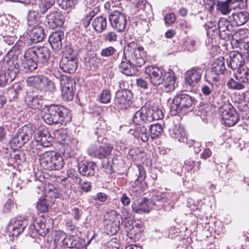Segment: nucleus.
Listing matches in <instances>:
<instances>
[{
    "label": "nucleus",
    "mask_w": 249,
    "mask_h": 249,
    "mask_svg": "<svg viewBox=\"0 0 249 249\" xmlns=\"http://www.w3.org/2000/svg\"><path fill=\"white\" fill-rule=\"evenodd\" d=\"M78 172L82 176H93L97 169V165L94 162H81L78 164Z\"/></svg>",
    "instance_id": "5701e85b"
},
{
    "label": "nucleus",
    "mask_w": 249,
    "mask_h": 249,
    "mask_svg": "<svg viewBox=\"0 0 249 249\" xmlns=\"http://www.w3.org/2000/svg\"><path fill=\"white\" fill-rule=\"evenodd\" d=\"M25 101L29 108L34 110L40 109L43 105L42 96L36 95L34 92H28Z\"/></svg>",
    "instance_id": "6ab92c4d"
},
{
    "label": "nucleus",
    "mask_w": 249,
    "mask_h": 249,
    "mask_svg": "<svg viewBox=\"0 0 249 249\" xmlns=\"http://www.w3.org/2000/svg\"><path fill=\"white\" fill-rule=\"evenodd\" d=\"M34 138L36 141L43 147H49L51 145L53 140L49 131L43 129L42 130L39 129L35 131Z\"/></svg>",
    "instance_id": "a211bd4d"
},
{
    "label": "nucleus",
    "mask_w": 249,
    "mask_h": 249,
    "mask_svg": "<svg viewBox=\"0 0 249 249\" xmlns=\"http://www.w3.org/2000/svg\"><path fill=\"white\" fill-rule=\"evenodd\" d=\"M92 26L97 33L103 32L107 27V18L103 16L95 18L92 21Z\"/></svg>",
    "instance_id": "2f4dec72"
},
{
    "label": "nucleus",
    "mask_w": 249,
    "mask_h": 249,
    "mask_svg": "<svg viewBox=\"0 0 249 249\" xmlns=\"http://www.w3.org/2000/svg\"><path fill=\"white\" fill-rule=\"evenodd\" d=\"M53 160L51 165L52 170H60L64 165V160L60 154L53 151Z\"/></svg>",
    "instance_id": "c9c22d12"
},
{
    "label": "nucleus",
    "mask_w": 249,
    "mask_h": 249,
    "mask_svg": "<svg viewBox=\"0 0 249 249\" xmlns=\"http://www.w3.org/2000/svg\"><path fill=\"white\" fill-rule=\"evenodd\" d=\"M135 222L132 220H127L124 222L125 231L127 232V236L131 239L137 240L141 236V233L144 228L141 222L134 224Z\"/></svg>",
    "instance_id": "ddd939ff"
},
{
    "label": "nucleus",
    "mask_w": 249,
    "mask_h": 249,
    "mask_svg": "<svg viewBox=\"0 0 249 249\" xmlns=\"http://www.w3.org/2000/svg\"><path fill=\"white\" fill-rule=\"evenodd\" d=\"M176 19V15L174 13L167 14L164 17L165 23L169 25L174 23Z\"/></svg>",
    "instance_id": "e2e57ef3"
},
{
    "label": "nucleus",
    "mask_w": 249,
    "mask_h": 249,
    "mask_svg": "<svg viewBox=\"0 0 249 249\" xmlns=\"http://www.w3.org/2000/svg\"><path fill=\"white\" fill-rule=\"evenodd\" d=\"M60 87H75L74 81L68 76L62 75L60 79Z\"/></svg>",
    "instance_id": "864d4df0"
},
{
    "label": "nucleus",
    "mask_w": 249,
    "mask_h": 249,
    "mask_svg": "<svg viewBox=\"0 0 249 249\" xmlns=\"http://www.w3.org/2000/svg\"><path fill=\"white\" fill-rule=\"evenodd\" d=\"M65 236V233L62 231H57L55 233L54 239H53V244L55 245L57 244L60 240H63L64 239ZM62 242V241H61Z\"/></svg>",
    "instance_id": "0e129e2a"
},
{
    "label": "nucleus",
    "mask_w": 249,
    "mask_h": 249,
    "mask_svg": "<svg viewBox=\"0 0 249 249\" xmlns=\"http://www.w3.org/2000/svg\"><path fill=\"white\" fill-rule=\"evenodd\" d=\"M124 54L130 59L134 66L142 67L145 63L146 53L143 48L135 41L127 44L124 50Z\"/></svg>",
    "instance_id": "7ed1b4c3"
},
{
    "label": "nucleus",
    "mask_w": 249,
    "mask_h": 249,
    "mask_svg": "<svg viewBox=\"0 0 249 249\" xmlns=\"http://www.w3.org/2000/svg\"><path fill=\"white\" fill-rule=\"evenodd\" d=\"M219 112L223 124L232 126L237 123L239 117L234 108L231 105H226L220 108Z\"/></svg>",
    "instance_id": "9d476101"
},
{
    "label": "nucleus",
    "mask_w": 249,
    "mask_h": 249,
    "mask_svg": "<svg viewBox=\"0 0 249 249\" xmlns=\"http://www.w3.org/2000/svg\"><path fill=\"white\" fill-rule=\"evenodd\" d=\"M176 77L175 73L172 71L167 74L163 79V86L164 90L167 92L173 91L176 87Z\"/></svg>",
    "instance_id": "cd10ccee"
},
{
    "label": "nucleus",
    "mask_w": 249,
    "mask_h": 249,
    "mask_svg": "<svg viewBox=\"0 0 249 249\" xmlns=\"http://www.w3.org/2000/svg\"><path fill=\"white\" fill-rule=\"evenodd\" d=\"M154 204L151 200L146 198L136 200L132 205V210L134 212L142 214L148 213L153 208Z\"/></svg>",
    "instance_id": "dca6fc26"
},
{
    "label": "nucleus",
    "mask_w": 249,
    "mask_h": 249,
    "mask_svg": "<svg viewBox=\"0 0 249 249\" xmlns=\"http://www.w3.org/2000/svg\"><path fill=\"white\" fill-rule=\"evenodd\" d=\"M42 119L47 124H65L68 121V116L58 106L51 105L44 111Z\"/></svg>",
    "instance_id": "20e7f679"
},
{
    "label": "nucleus",
    "mask_w": 249,
    "mask_h": 249,
    "mask_svg": "<svg viewBox=\"0 0 249 249\" xmlns=\"http://www.w3.org/2000/svg\"><path fill=\"white\" fill-rule=\"evenodd\" d=\"M35 216H32V219L34 222L33 226L36 232L41 236H44L48 232L49 227L47 226L45 223V219L44 218H35Z\"/></svg>",
    "instance_id": "bb28decb"
},
{
    "label": "nucleus",
    "mask_w": 249,
    "mask_h": 249,
    "mask_svg": "<svg viewBox=\"0 0 249 249\" xmlns=\"http://www.w3.org/2000/svg\"><path fill=\"white\" fill-rule=\"evenodd\" d=\"M107 196L104 193L100 192L96 194L94 200H98L101 202H105L107 199Z\"/></svg>",
    "instance_id": "338daca9"
},
{
    "label": "nucleus",
    "mask_w": 249,
    "mask_h": 249,
    "mask_svg": "<svg viewBox=\"0 0 249 249\" xmlns=\"http://www.w3.org/2000/svg\"><path fill=\"white\" fill-rule=\"evenodd\" d=\"M151 138L154 139L159 136L162 131V127L158 124L151 125L149 128Z\"/></svg>",
    "instance_id": "8fccbe9b"
},
{
    "label": "nucleus",
    "mask_w": 249,
    "mask_h": 249,
    "mask_svg": "<svg viewBox=\"0 0 249 249\" xmlns=\"http://www.w3.org/2000/svg\"><path fill=\"white\" fill-rule=\"evenodd\" d=\"M45 80H46V77L43 75H35L28 77L26 80V82L29 86L41 88V84H43V81Z\"/></svg>",
    "instance_id": "58836bf2"
},
{
    "label": "nucleus",
    "mask_w": 249,
    "mask_h": 249,
    "mask_svg": "<svg viewBox=\"0 0 249 249\" xmlns=\"http://www.w3.org/2000/svg\"><path fill=\"white\" fill-rule=\"evenodd\" d=\"M48 200L45 198H41L39 199L36 203V209L41 213L47 212L48 210Z\"/></svg>",
    "instance_id": "09e8293b"
},
{
    "label": "nucleus",
    "mask_w": 249,
    "mask_h": 249,
    "mask_svg": "<svg viewBox=\"0 0 249 249\" xmlns=\"http://www.w3.org/2000/svg\"><path fill=\"white\" fill-rule=\"evenodd\" d=\"M150 113L148 107L145 106L142 107L134 114L133 118V123L137 125L150 123Z\"/></svg>",
    "instance_id": "f3484780"
},
{
    "label": "nucleus",
    "mask_w": 249,
    "mask_h": 249,
    "mask_svg": "<svg viewBox=\"0 0 249 249\" xmlns=\"http://www.w3.org/2000/svg\"><path fill=\"white\" fill-rule=\"evenodd\" d=\"M145 72L148 76L150 83L155 87H158L163 82L165 71L158 67L149 66L145 68Z\"/></svg>",
    "instance_id": "f8f14e48"
},
{
    "label": "nucleus",
    "mask_w": 249,
    "mask_h": 249,
    "mask_svg": "<svg viewBox=\"0 0 249 249\" xmlns=\"http://www.w3.org/2000/svg\"><path fill=\"white\" fill-rule=\"evenodd\" d=\"M194 99L187 94H181L176 96L170 106V112L172 115H176L192 109Z\"/></svg>",
    "instance_id": "39448f33"
},
{
    "label": "nucleus",
    "mask_w": 249,
    "mask_h": 249,
    "mask_svg": "<svg viewBox=\"0 0 249 249\" xmlns=\"http://www.w3.org/2000/svg\"><path fill=\"white\" fill-rule=\"evenodd\" d=\"M91 183L88 181H85L82 183L81 185V189L84 192H89L91 190Z\"/></svg>",
    "instance_id": "774afa93"
},
{
    "label": "nucleus",
    "mask_w": 249,
    "mask_h": 249,
    "mask_svg": "<svg viewBox=\"0 0 249 249\" xmlns=\"http://www.w3.org/2000/svg\"><path fill=\"white\" fill-rule=\"evenodd\" d=\"M64 35L62 31H58L52 33L49 36V42L52 48L56 51L59 50L62 46V40Z\"/></svg>",
    "instance_id": "393cba45"
},
{
    "label": "nucleus",
    "mask_w": 249,
    "mask_h": 249,
    "mask_svg": "<svg viewBox=\"0 0 249 249\" xmlns=\"http://www.w3.org/2000/svg\"><path fill=\"white\" fill-rule=\"evenodd\" d=\"M74 87H60L62 92V96L65 101H71L73 99L74 95Z\"/></svg>",
    "instance_id": "de8ad7c7"
},
{
    "label": "nucleus",
    "mask_w": 249,
    "mask_h": 249,
    "mask_svg": "<svg viewBox=\"0 0 249 249\" xmlns=\"http://www.w3.org/2000/svg\"><path fill=\"white\" fill-rule=\"evenodd\" d=\"M230 18L236 26H239L245 24L247 21L248 17L246 13L240 12L233 13Z\"/></svg>",
    "instance_id": "f704fd0d"
},
{
    "label": "nucleus",
    "mask_w": 249,
    "mask_h": 249,
    "mask_svg": "<svg viewBox=\"0 0 249 249\" xmlns=\"http://www.w3.org/2000/svg\"><path fill=\"white\" fill-rule=\"evenodd\" d=\"M22 87L18 83L15 84L12 89L9 90V93H11L13 96V98L17 97L20 91L21 90Z\"/></svg>",
    "instance_id": "052dcab7"
},
{
    "label": "nucleus",
    "mask_w": 249,
    "mask_h": 249,
    "mask_svg": "<svg viewBox=\"0 0 249 249\" xmlns=\"http://www.w3.org/2000/svg\"><path fill=\"white\" fill-rule=\"evenodd\" d=\"M27 225V220L21 216L13 218L7 227L6 233L9 236H17L23 232Z\"/></svg>",
    "instance_id": "9b49d317"
},
{
    "label": "nucleus",
    "mask_w": 249,
    "mask_h": 249,
    "mask_svg": "<svg viewBox=\"0 0 249 249\" xmlns=\"http://www.w3.org/2000/svg\"><path fill=\"white\" fill-rule=\"evenodd\" d=\"M19 70L20 65L15 55L6 63H0V87H4L9 82L13 81Z\"/></svg>",
    "instance_id": "f03ea898"
},
{
    "label": "nucleus",
    "mask_w": 249,
    "mask_h": 249,
    "mask_svg": "<svg viewBox=\"0 0 249 249\" xmlns=\"http://www.w3.org/2000/svg\"><path fill=\"white\" fill-rule=\"evenodd\" d=\"M55 0H38L36 4L40 14H43L53 5Z\"/></svg>",
    "instance_id": "a19ab883"
},
{
    "label": "nucleus",
    "mask_w": 249,
    "mask_h": 249,
    "mask_svg": "<svg viewBox=\"0 0 249 249\" xmlns=\"http://www.w3.org/2000/svg\"><path fill=\"white\" fill-rule=\"evenodd\" d=\"M40 12L38 10H30L27 17L28 24L29 26H35L37 23V20L40 17Z\"/></svg>",
    "instance_id": "37998d69"
},
{
    "label": "nucleus",
    "mask_w": 249,
    "mask_h": 249,
    "mask_svg": "<svg viewBox=\"0 0 249 249\" xmlns=\"http://www.w3.org/2000/svg\"><path fill=\"white\" fill-rule=\"evenodd\" d=\"M231 1V0H226V1L217 0L216 4L217 9L224 15L228 14L231 11L230 6Z\"/></svg>",
    "instance_id": "a18cd8bd"
},
{
    "label": "nucleus",
    "mask_w": 249,
    "mask_h": 249,
    "mask_svg": "<svg viewBox=\"0 0 249 249\" xmlns=\"http://www.w3.org/2000/svg\"><path fill=\"white\" fill-rule=\"evenodd\" d=\"M109 21L112 27L118 32L124 30L126 24L125 16L119 11H113L109 16Z\"/></svg>",
    "instance_id": "4468645a"
},
{
    "label": "nucleus",
    "mask_w": 249,
    "mask_h": 249,
    "mask_svg": "<svg viewBox=\"0 0 249 249\" xmlns=\"http://www.w3.org/2000/svg\"><path fill=\"white\" fill-rule=\"evenodd\" d=\"M53 151H46L39 155V160L40 165L45 170H52L51 165L53 160Z\"/></svg>",
    "instance_id": "c756f323"
},
{
    "label": "nucleus",
    "mask_w": 249,
    "mask_h": 249,
    "mask_svg": "<svg viewBox=\"0 0 249 249\" xmlns=\"http://www.w3.org/2000/svg\"><path fill=\"white\" fill-rule=\"evenodd\" d=\"M114 102L115 105L122 109L127 108L131 104L130 97L125 90H118L116 92Z\"/></svg>",
    "instance_id": "412c9836"
},
{
    "label": "nucleus",
    "mask_w": 249,
    "mask_h": 249,
    "mask_svg": "<svg viewBox=\"0 0 249 249\" xmlns=\"http://www.w3.org/2000/svg\"><path fill=\"white\" fill-rule=\"evenodd\" d=\"M77 58L76 52L71 49L66 51L60 62V68L64 72L73 73L77 67Z\"/></svg>",
    "instance_id": "6e6552de"
},
{
    "label": "nucleus",
    "mask_w": 249,
    "mask_h": 249,
    "mask_svg": "<svg viewBox=\"0 0 249 249\" xmlns=\"http://www.w3.org/2000/svg\"><path fill=\"white\" fill-rule=\"evenodd\" d=\"M203 70L198 67H194L188 70L185 74V84L194 87L200 81Z\"/></svg>",
    "instance_id": "2eb2a0df"
},
{
    "label": "nucleus",
    "mask_w": 249,
    "mask_h": 249,
    "mask_svg": "<svg viewBox=\"0 0 249 249\" xmlns=\"http://www.w3.org/2000/svg\"><path fill=\"white\" fill-rule=\"evenodd\" d=\"M45 81H43V84L44 86V89L46 91L53 93L55 90V86L53 82L46 77Z\"/></svg>",
    "instance_id": "6e6d98bb"
},
{
    "label": "nucleus",
    "mask_w": 249,
    "mask_h": 249,
    "mask_svg": "<svg viewBox=\"0 0 249 249\" xmlns=\"http://www.w3.org/2000/svg\"><path fill=\"white\" fill-rule=\"evenodd\" d=\"M139 175L134 182L135 186L133 187L132 191V193L137 196H141L143 190L141 189L138 185L142 182L145 177V171L143 170V169L141 170L140 168H139Z\"/></svg>",
    "instance_id": "473e14b6"
},
{
    "label": "nucleus",
    "mask_w": 249,
    "mask_h": 249,
    "mask_svg": "<svg viewBox=\"0 0 249 249\" xmlns=\"http://www.w3.org/2000/svg\"><path fill=\"white\" fill-rule=\"evenodd\" d=\"M104 225L107 234L113 235L120 230L123 221L122 215L115 210L107 211L104 216Z\"/></svg>",
    "instance_id": "423d86ee"
},
{
    "label": "nucleus",
    "mask_w": 249,
    "mask_h": 249,
    "mask_svg": "<svg viewBox=\"0 0 249 249\" xmlns=\"http://www.w3.org/2000/svg\"><path fill=\"white\" fill-rule=\"evenodd\" d=\"M112 149L113 147L109 143L97 142L89 147L88 153L91 157L103 159L111 154Z\"/></svg>",
    "instance_id": "1a4fd4ad"
},
{
    "label": "nucleus",
    "mask_w": 249,
    "mask_h": 249,
    "mask_svg": "<svg viewBox=\"0 0 249 249\" xmlns=\"http://www.w3.org/2000/svg\"><path fill=\"white\" fill-rule=\"evenodd\" d=\"M219 36L221 38L226 39L231 34L232 27L225 18H221L218 22Z\"/></svg>",
    "instance_id": "a878e982"
},
{
    "label": "nucleus",
    "mask_w": 249,
    "mask_h": 249,
    "mask_svg": "<svg viewBox=\"0 0 249 249\" xmlns=\"http://www.w3.org/2000/svg\"><path fill=\"white\" fill-rule=\"evenodd\" d=\"M136 136H138L143 142L148 141L150 134L149 131L144 126H138L135 130Z\"/></svg>",
    "instance_id": "79ce46f5"
},
{
    "label": "nucleus",
    "mask_w": 249,
    "mask_h": 249,
    "mask_svg": "<svg viewBox=\"0 0 249 249\" xmlns=\"http://www.w3.org/2000/svg\"><path fill=\"white\" fill-rule=\"evenodd\" d=\"M152 202L154 206L157 205L160 207L167 202L168 198L165 193H159L154 195L152 196Z\"/></svg>",
    "instance_id": "c03bdc74"
},
{
    "label": "nucleus",
    "mask_w": 249,
    "mask_h": 249,
    "mask_svg": "<svg viewBox=\"0 0 249 249\" xmlns=\"http://www.w3.org/2000/svg\"><path fill=\"white\" fill-rule=\"evenodd\" d=\"M149 110L150 111L151 113L150 122L154 120H158L161 119L163 117V115L161 110L158 108H149Z\"/></svg>",
    "instance_id": "3c124183"
},
{
    "label": "nucleus",
    "mask_w": 249,
    "mask_h": 249,
    "mask_svg": "<svg viewBox=\"0 0 249 249\" xmlns=\"http://www.w3.org/2000/svg\"><path fill=\"white\" fill-rule=\"evenodd\" d=\"M100 102L103 104L108 103L111 100L110 92L108 89L103 90L100 94Z\"/></svg>",
    "instance_id": "4d7b16f0"
},
{
    "label": "nucleus",
    "mask_w": 249,
    "mask_h": 249,
    "mask_svg": "<svg viewBox=\"0 0 249 249\" xmlns=\"http://www.w3.org/2000/svg\"><path fill=\"white\" fill-rule=\"evenodd\" d=\"M125 55L124 57L122 59L121 63L119 66L120 71L124 74L128 76H132L135 74L134 68L129 58Z\"/></svg>",
    "instance_id": "c85d7f7f"
},
{
    "label": "nucleus",
    "mask_w": 249,
    "mask_h": 249,
    "mask_svg": "<svg viewBox=\"0 0 249 249\" xmlns=\"http://www.w3.org/2000/svg\"><path fill=\"white\" fill-rule=\"evenodd\" d=\"M62 245L64 247L68 248L79 249L80 247L78 241L74 237L71 236H65L62 240Z\"/></svg>",
    "instance_id": "ea45409f"
},
{
    "label": "nucleus",
    "mask_w": 249,
    "mask_h": 249,
    "mask_svg": "<svg viewBox=\"0 0 249 249\" xmlns=\"http://www.w3.org/2000/svg\"><path fill=\"white\" fill-rule=\"evenodd\" d=\"M241 35V32H236L233 36L232 42H235L238 45L241 46L243 45V47L244 51V53H247L249 55V44L245 43L243 42L244 38L243 37H240L239 36Z\"/></svg>",
    "instance_id": "49530a36"
},
{
    "label": "nucleus",
    "mask_w": 249,
    "mask_h": 249,
    "mask_svg": "<svg viewBox=\"0 0 249 249\" xmlns=\"http://www.w3.org/2000/svg\"><path fill=\"white\" fill-rule=\"evenodd\" d=\"M116 50L112 46L108 47L102 50L101 54L104 57H108L113 55Z\"/></svg>",
    "instance_id": "bf43d9fd"
},
{
    "label": "nucleus",
    "mask_w": 249,
    "mask_h": 249,
    "mask_svg": "<svg viewBox=\"0 0 249 249\" xmlns=\"http://www.w3.org/2000/svg\"><path fill=\"white\" fill-rule=\"evenodd\" d=\"M228 65L232 70L241 69L244 64V59L241 53L238 52L230 53L229 59H227Z\"/></svg>",
    "instance_id": "b1692460"
},
{
    "label": "nucleus",
    "mask_w": 249,
    "mask_h": 249,
    "mask_svg": "<svg viewBox=\"0 0 249 249\" xmlns=\"http://www.w3.org/2000/svg\"><path fill=\"white\" fill-rule=\"evenodd\" d=\"M235 77L237 80L241 81L246 85L249 84V69L247 68L238 69L235 74Z\"/></svg>",
    "instance_id": "e433bc0d"
},
{
    "label": "nucleus",
    "mask_w": 249,
    "mask_h": 249,
    "mask_svg": "<svg viewBox=\"0 0 249 249\" xmlns=\"http://www.w3.org/2000/svg\"><path fill=\"white\" fill-rule=\"evenodd\" d=\"M55 137L61 143H64L68 136L64 130L60 129L55 132Z\"/></svg>",
    "instance_id": "13d9d810"
},
{
    "label": "nucleus",
    "mask_w": 249,
    "mask_h": 249,
    "mask_svg": "<svg viewBox=\"0 0 249 249\" xmlns=\"http://www.w3.org/2000/svg\"><path fill=\"white\" fill-rule=\"evenodd\" d=\"M212 72L216 75L222 73L226 69L224 58L220 57L216 59L212 65Z\"/></svg>",
    "instance_id": "72a5a7b5"
},
{
    "label": "nucleus",
    "mask_w": 249,
    "mask_h": 249,
    "mask_svg": "<svg viewBox=\"0 0 249 249\" xmlns=\"http://www.w3.org/2000/svg\"><path fill=\"white\" fill-rule=\"evenodd\" d=\"M218 86L209 83L208 85H203L201 92L205 96L215 97L219 93Z\"/></svg>",
    "instance_id": "7c9ffc66"
},
{
    "label": "nucleus",
    "mask_w": 249,
    "mask_h": 249,
    "mask_svg": "<svg viewBox=\"0 0 249 249\" xmlns=\"http://www.w3.org/2000/svg\"><path fill=\"white\" fill-rule=\"evenodd\" d=\"M169 134L172 138L182 142H187V137L184 128L179 124H173L169 129Z\"/></svg>",
    "instance_id": "4be33fe9"
},
{
    "label": "nucleus",
    "mask_w": 249,
    "mask_h": 249,
    "mask_svg": "<svg viewBox=\"0 0 249 249\" xmlns=\"http://www.w3.org/2000/svg\"><path fill=\"white\" fill-rule=\"evenodd\" d=\"M34 132L32 126H23L18 130L16 135L11 140L10 142L11 147L14 149L21 148L32 138Z\"/></svg>",
    "instance_id": "0eeeda50"
},
{
    "label": "nucleus",
    "mask_w": 249,
    "mask_h": 249,
    "mask_svg": "<svg viewBox=\"0 0 249 249\" xmlns=\"http://www.w3.org/2000/svg\"><path fill=\"white\" fill-rule=\"evenodd\" d=\"M50 51L46 47H33L27 50L21 60L20 70L28 72L36 70L38 64L47 63L50 57Z\"/></svg>",
    "instance_id": "f257e3e1"
},
{
    "label": "nucleus",
    "mask_w": 249,
    "mask_h": 249,
    "mask_svg": "<svg viewBox=\"0 0 249 249\" xmlns=\"http://www.w3.org/2000/svg\"><path fill=\"white\" fill-rule=\"evenodd\" d=\"M95 12L92 10L90 11L88 15L86 16L85 19L83 20L84 25L85 27H87L90 23V21L91 19L95 16Z\"/></svg>",
    "instance_id": "680f3d73"
},
{
    "label": "nucleus",
    "mask_w": 249,
    "mask_h": 249,
    "mask_svg": "<svg viewBox=\"0 0 249 249\" xmlns=\"http://www.w3.org/2000/svg\"><path fill=\"white\" fill-rule=\"evenodd\" d=\"M117 35L116 33L113 31H107L103 34L104 40L106 42H113L116 41Z\"/></svg>",
    "instance_id": "5fc2aeb1"
},
{
    "label": "nucleus",
    "mask_w": 249,
    "mask_h": 249,
    "mask_svg": "<svg viewBox=\"0 0 249 249\" xmlns=\"http://www.w3.org/2000/svg\"><path fill=\"white\" fill-rule=\"evenodd\" d=\"M44 23L49 28L54 29L57 27L61 26L64 21L62 16L58 13L52 12L46 16Z\"/></svg>",
    "instance_id": "aec40b11"
},
{
    "label": "nucleus",
    "mask_w": 249,
    "mask_h": 249,
    "mask_svg": "<svg viewBox=\"0 0 249 249\" xmlns=\"http://www.w3.org/2000/svg\"><path fill=\"white\" fill-rule=\"evenodd\" d=\"M34 27L32 30L31 39L36 43L41 41L45 36L44 29L40 26Z\"/></svg>",
    "instance_id": "4c0bfd02"
},
{
    "label": "nucleus",
    "mask_w": 249,
    "mask_h": 249,
    "mask_svg": "<svg viewBox=\"0 0 249 249\" xmlns=\"http://www.w3.org/2000/svg\"><path fill=\"white\" fill-rule=\"evenodd\" d=\"M245 85L246 84L236 79L235 80L231 79L227 83V85L230 88L236 89H243L245 87Z\"/></svg>",
    "instance_id": "603ef678"
},
{
    "label": "nucleus",
    "mask_w": 249,
    "mask_h": 249,
    "mask_svg": "<svg viewBox=\"0 0 249 249\" xmlns=\"http://www.w3.org/2000/svg\"><path fill=\"white\" fill-rule=\"evenodd\" d=\"M186 47L191 52L195 51L197 48V43L195 40L191 39L187 43Z\"/></svg>",
    "instance_id": "69168bd1"
}]
</instances>
